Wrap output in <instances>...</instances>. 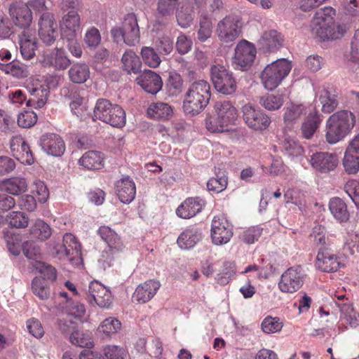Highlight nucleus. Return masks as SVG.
I'll list each match as a JSON object with an SVG mask.
<instances>
[{
	"instance_id": "1",
	"label": "nucleus",
	"mask_w": 359,
	"mask_h": 359,
	"mask_svg": "<svg viewBox=\"0 0 359 359\" xmlns=\"http://www.w3.org/2000/svg\"><path fill=\"white\" fill-rule=\"evenodd\" d=\"M355 116L349 110H339L332 114L326 121L325 140L330 144L342 141L353 130Z\"/></svg>"
},
{
	"instance_id": "2",
	"label": "nucleus",
	"mask_w": 359,
	"mask_h": 359,
	"mask_svg": "<svg viewBox=\"0 0 359 359\" xmlns=\"http://www.w3.org/2000/svg\"><path fill=\"white\" fill-rule=\"evenodd\" d=\"M334 14L335 11L332 7H324L315 13L311 22V31L319 39L333 40L343 36L345 27L335 25L333 20Z\"/></svg>"
},
{
	"instance_id": "3",
	"label": "nucleus",
	"mask_w": 359,
	"mask_h": 359,
	"mask_svg": "<svg viewBox=\"0 0 359 359\" xmlns=\"http://www.w3.org/2000/svg\"><path fill=\"white\" fill-rule=\"evenodd\" d=\"M211 97L210 83L199 79L191 82L184 95L183 109L185 114L195 116L208 104Z\"/></svg>"
},
{
	"instance_id": "4",
	"label": "nucleus",
	"mask_w": 359,
	"mask_h": 359,
	"mask_svg": "<svg viewBox=\"0 0 359 359\" xmlns=\"http://www.w3.org/2000/svg\"><path fill=\"white\" fill-rule=\"evenodd\" d=\"M51 252L59 259H68L73 266H79L82 264L81 245L71 233H66L61 242L54 241Z\"/></svg>"
},
{
	"instance_id": "5",
	"label": "nucleus",
	"mask_w": 359,
	"mask_h": 359,
	"mask_svg": "<svg viewBox=\"0 0 359 359\" xmlns=\"http://www.w3.org/2000/svg\"><path fill=\"white\" fill-rule=\"evenodd\" d=\"M292 63L285 58L278 59L267 65L260 74L261 82L269 90L276 89L288 76Z\"/></svg>"
},
{
	"instance_id": "6",
	"label": "nucleus",
	"mask_w": 359,
	"mask_h": 359,
	"mask_svg": "<svg viewBox=\"0 0 359 359\" xmlns=\"http://www.w3.org/2000/svg\"><path fill=\"white\" fill-rule=\"evenodd\" d=\"M94 118L113 127L121 128L126 124V113L118 104H114L105 99L97 101L94 109Z\"/></svg>"
},
{
	"instance_id": "7",
	"label": "nucleus",
	"mask_w": 359,
	"mask_h": 359,
	"mask_svg": "<svg viewBox=\"0 0 359 359\" xmlns=\"http://www.w3.org/2000/svg\"><path fill=\"white\" fill-rule=\"evenodd\" d=\"M211 79L215 88L224 95H231L236 90V81L232 72L222 65H212Z\"/></svg>"
},
{
	"instance_id": "8",
	"label": "nucleus",
	"mask_w": 359,
	"mask_h": 359,
	"mask_svg": "<svg viewBox=\"0 0 359 359\" xmlns=\"http://www.w3.org/2000/svg\"><path fill=\"white\" fill-rule=\"evenodd\" d=\"M241 22L238 16L229 15L220 20L217 26L219 39L224 43L235 41L241 32Z\"/></svg>"
},
{
	"instance_id": "9",
	"label": "nucleus",
	"mask_w": 359,
	"mask_h": 359,
	"mask_svg": "<svg viewBox=\"0 0 359 359\" xmlns=\"http://www.w3.org/2000/svg\"><path fill=\"white\" fill-rule=\"evenodd\" d=\"M233 236L232 225L224 215L214 217L211 224V238L215 245L227 243Z\"/></svg>"
},
{
	"instance_id": "10",
	"label": "nucleus",
	"mask_w": 359,
	"mask_h": 359,
	"mask_svg": "<svg viewBox=\"0 0 359 359\" xmlns=\"http://www.w3.org/2000/svg\"><path fill=\"white\" fill-rule=\"evenodd\" d=\"M256 54L255 46L246 40H242L235 48L233 63L236 69L245 70L254 62Z\"/></svg>"
},
{
	"instance_id": "11",
	"label": "nucleus",
	"mask_w": 359,
	"mask_h": 359,
	"mask_svg": "<svg viewBox=\"0 0 359 359\" xmlns=\"http://www.w3.org/2000/svg\"><path fill=\"white\" fill-rule=\"evenodd\" d=\"M309 161L313 170L320 174H328L334 171L339 164L337 155L327 151L313 154Z\"/></svg>"
},
{
	"instance_id": "12",
	"label": "nucleus",
	"mask_w": 359,
	"mask_h": 359,
	"mask_svg": "<svg viewBox=\"0 0 359 359\" xmlns=\"http://www.w3.org/2000/svg\"><path fill=\"white\" fill-rule=\"evenodd\" d=\"M315 265L321 271L332 273L344 266L343 259L337 256L331 249L321 248L316 256Z\"/></svg>"
},
{
	"instance_id": "13",
	"label": "nucleus",
	"mask_w": 359,
	"mask_h": 359,
	"mask_svg": "<svg viewBox=\"0 0 359 359\" xmlns=\"http://www.w3.org/2000/svg\"><path fill=\"white\" fill-rule=\"evenodd\" d=\"M242 112L246 125L255 130H262L269 126V117L251 104H245L242 108Z\"/></svg>"
},
{
	"instance_id": "14",
	"label": "nucleus",
	"mask_w": 359,
	"mask_h": 359,
	"mask_svg": "<svg viewBox=\"0 0 359 359\" xmlns=\"http://www.w3.org/2000/svg\"><path fill=\"white\" fill-rule=\"evenodd\" d=\"M304 283V274L300 266L290 267L281 276L278 283L279 289L283 292L293 293Z\"/></svg>"
},
{
	"instance_id": "15",
	"label": "nucleus",
	"mask_w": 359,
	"mask_h": 359,
	"mask_svg": "<svg viewBox=\"0 0 359 359\" xmlns=\"http://www.w3.org/2000/svg\"><path fill=\"white\" fill-rule=\"evenodd\" d=\"M88 300L90 304L109 309L112 304L110 290L97 280L90 282L88 287Z\"/></svg>"
},
{
	"instance_id": "16",
	"label": "nucleus",
	"mask_w": 359,
	"mask_h": 359,
	"mask_svg": "<svg viewBox=\"0 0 359 359\" xmlns=\"http://www.w3.org/2000/svg\"><path fill=\"white\" fill-rule=\"evenodd\" d=\"M342 164L348 175H355L359 172V135L349 142L344 152Z\"/></svg>"
},
{
	"instance_id": "17",
	"label": "nucleus",
	"mask_w": 359,
	"mask_h": 359,
	"mask_svg": "<svg viewBox=\"0 0 359 359\" xmlns=\"http://www.w3.org/2000/svg\"><path fill=\"white\" fill-rule=\"evenodd\" d=\"M8 13L16 27L27 29L32 22L33 14L22 1L12 3L8 8Z\"/></svg>"
},
{
	"instance_id": "18",
	"label": "nucleus",
	"mask_w": 359,
	"mask_h": 359,
	"mask_svg": "<svg viewBox=\"0 0 359 359\" xmlns=\"http://www.w3.org/2000/svg\"><path fill=\"white\" fill-rule=\"evenodd\" d=\"M27 89L32 95V98L27 102V106H34L35 108H42L47 102L49 96L48 88L42 84V81L33 79L27 86Z\"/></svg>"
},
{
	"instance_id": "19",
	"label": "nucleus",
	"mask_w": 359,
	"mask_h": 359,
	"mask_svg": "<svg viewBox=\"0 0 359 359\" xmlns=\"http://www.w3.org/2000/svg\"><path fill=\"white\" fill-rule=\"evenodd\" d=\"M42 62L45 66H51L56 69L64 70L69 66L71 61L64 49L55 48L43 51Z\"/></svg>"
},
{
	"instance_id": "20",
	"label": "nucleus",
	"mask_w": 359,
	"mask_h": 359,
	"mask_svg": "<svg viewBox=\"0 0 359 359\" xmlns=\"http://www.w3.org/2000/svg\"><path fill=\"white\" fill-rule=\"evenodd\" d=\"M39 34L41 40L47 45H50L55 40L57 24L53 15L43 13L39 20Z\"/></svg>"
},
{
	"instance_id": "21",
	"label": "nucleus",
	"mask_w": 359,
	"mask_h": 359,
	"mask_svg": "<svg viewBox=\"0 0 359 359\" xmlns=\"http://www.w3.org/2000/svg\"><path fill=\"white\" fill-rule=\"evenodd\" d=\"M11 149L14 157L22 163L31 165L34 163L30 148L21 136H14L12 138Z\"/></svg>"
},
{
	"instance_id": "22",
	"label": "nucleus",
	"mask_w": 359,
	"mask_h": 359,
	"mask_svg": "<svg viewBox=\"0 0 359 359\" xmlns=\"http://www.w3.org/2000/svg\"><path fill=\"white\" fill-rule=\"evenodd\" d=\"M40 145L46 153L53 156H60L65 151L63 140L54 133L43 135L41 138Z\"/></svg>"
},
{
	"instance_id": "23",
	"label": "nucleus",
	"mask_w": 359,
	"mask_h": 359,
	"mask_svg": "<svg viewBox=\"0 0 359 359\" xmlns=\"http://www.w3.org/2000/svg\"><path fill=\"white\" fill-rule=\"evenodd\" d=\"M178 1L179 0H158L154 27H156V29H158L168 23V18L173 15Z\"/></svg>"
},
{
	"instance_id": "24",
	"label": "nucleus",
	"mask_w": 359,
	"mask_h": 359,
	"mask_svg": "<svg viewBox=\"0 0 359 359\" xmlns=\"http://www.w3.org/2000/svg\"><path fill=\"white\" fill-rule=\"evenodd\" d=\"M205 205V200L200 197L189 198L179 205L176 214L180 218L189 219L199 213Z\"/></svg>"
},
{
	"instance_id": "25",
	"label": "nucleus",
	"mask_w": 359,
	"mask_h": 359,
	"mask_svg": "<svg viewBox=\"0 0 359 359\" xmlns=\"http://www.w3.org/2000/svg\"><path fill=\"white\" fill-rule=\"evenodd\" d=\"M115 191L121 203L129 204L135 197L136 188L135 182L129 177H123L116 182Z\"/></svg>"
},
{
	"instance_id": "26",
	"label": "nucleus",
	"mask_w": 359,
	"mask_h": 359,
	"mask_svg": "<svg viewBox=\"0 0 359 359\" xmlns=\"http://www.w3.org/2000/svg\"><path fill=\"white\" fill-rule=\"evenodd\" d=\"M137 82L146 92L152 95L159 92L163 86L161 76L151 70H145L137 78Z\"/></svg>"
},
{
	"instance_id": "27",
	"label": "nucleus",
	"mask_w": 359,
	"mask_h": 359,
	"mask_svg": "<svg viewBox=\"0 0 359 359\" xmlns=\"http://www.w3.org/2000/svg\"><path fill=\"white\" fill-rule=\"evenodd\" d=\"M124 42L128 46H135L140 41V34L135 16L133 14L128 15L123 22Z\"/></svg>"
},
{
	"instance_id": "28",
	"label": "nucleus",
	"mask_w": 359,
	"mask_h": 359,
	"mask_svg": "<svg viewBox=\"0 0 359 359\" xmlns=\"http://www.w3.org/2000/svg\"><path fill=\"white\" fill-rule=\"evenodd\" d=\"M160 287L161 283L158 280H147L137 287L133 298L139 303H146L154 297Z\"/></svg>"
},
{
	"instance_id": "29",
	"label": "nucleus",
	"mask_w": 359,
	"mask_h": 359,
	"mask_svg": "<svg viewBox=\"0 0 359 359\" xmlns=\"http://www.w3.org/2000/svg\"><path fill=\"white\" fill-rule=\"evenodd\" d=\"M283 41L280 33L275 29H269L262 33L257 43L259 48L267 52H274L283 46Z\"/></svg>"
},
{
	"instance_id": "30",
	"label": "nucleus",
	"mask_w": 359,
	"mask_h": 359,
	"mask_svg": "<svg viewBox=\"0 0 359 359\" xmlns=\"http://www.w3.org/2000/svg\"><path fill=\"white\" fill-rule=\"evenodd\" d=\"M19 46L20 53L24 59L33 58L37 49L35 34L30 31H23L19 36Z\"/></svg>"
},
{
	"instance_id": "31",
	"label": "nucleus",
	"mask_w": 359,
	"mask_h": 359,
	"mask_svg": "<svg viewBox=\"0 0 359 359\" xmlns=\"http://www.w3.org/2000/svg\"><path fill=\"white\" fill-rule=\"evenodd\" d=\"M214 109L223 123H226L229 126L233 124L238 118V110L230 101L219 100L216 102Z\"/></svg>"
},
{
	"instance_id": "32",
	"label": "nucleus",
	"mask_w": 359,
	"mask_h": 359,
	"mask_svg": "<svg viewBox=\"0 0 359 359\" xmlns=\"http://www.w3.org/2000/svg\"><path fill=\"white\" fill-rule=\"evenodd\" d=\"M98 235L108 245L111 253L121 251L124 245L120 236L109 226H102L97 231Z\"/></svg>"
},
{
	"instance_id": "33",
	"label": "nucleus",
	"mask_w": 359,
	"mask_h": 359,
	"mask_svg": "<svg viewBox=\"0 0 359 359\" xmlns=\"http://www.w3.org/2000/svg\"><path fill=\"white\" fill-rule=\"evenodd\" d=\"M79 164L89 170H100L104 165V155L98 151H88L79 158Z\"/></svg>"
},
{
	"instance_id": "34",
	"label": "nucleus",
	"mask_w": 359,
	"mask_h": 359,
	"mask_svg": "<svg viewBox=\"0 0 359 359\" xmlns=\"http://www.w3.org/2000/svg\"><path fill=\"white\" fill-rule=\"evenodd\" d=\"M201 238L202 232L201 229L196 226H189L180 234L177 243L180 248L187 250L195 246Z\"/></svg>"
},
{
	"instance_id": "35",
	"label": "nucleus",
	"mask_w": 359,
	"mask_h": 359,
	"mask_svg": "<svg viewBox=\"0 0 359 359\" xmlns=\"http://www.w3.org/2000/svg\"><path fill=\"white\" fill-rule=\"evenodd\" d=\"M27 182L24 177H14L0 181V190L13 196H19L27 191Z\"/></svg>"
},
{
	"instance_id": "36",
	"label": "nucleus",
	"mask_w": 359,
	"mask_h": 359,
	"mask_svg": "<svg viewBox=\"0 0 359 359\" xmlns=\"http://www.w3.org/2000/svg\"><path fill=\"white\" fill-rule=\"evenodd\" d=\"M80 25V17L76 11H69L60 23L62 36L77 34Z\"/></svg>"
},
{
	"instance_id": "37",
	"label": "nucleus",
	"mask_w": 359,
	"mask_h": 359,
	"mask_svg": "<svg viewBox=\"0 0 359 359\" xmlns=\"http://www.w3.org/2000/svg\"><path fill=\"white\" fill-rule=\"evenodd\" d=\"M0 69L14 78L21 79L28 76L29 72L27 65L18 60H13L11 62H0Z\"/></svg>"
},
{
	"instance_id": "38",
	"label": "nucleus",
	"mask_w": 359,
	"mask_h": 359,
	"mask_svg": "<svg viewBox=\"0 0 359 359\" xmlns=\"http://www.w3.org/2000/svg\"><path fill=\"white\" fill-rule=\"evenodd\" d=\"M123 69L128 74H137L140 72L142 62L138 55L132 50H127L121 57Z\"/></svg>"
},
{
	"instance_id": "39",
	"label": "nucleus",
	"mask_w": 359,
	"mask_h": 359,
	"mask_svg": "<svg viewBox=\"0 0 359 359\" xmlns=\"http://www.w3.org/2000/svg\"><path fill=\"white\" fill-rule=\"evenodd\" d=\"M329 209L334 218L339 222H346L349 219L346 204L338 197L330 200Z\"/></svg>"
},
{
	"instance_id": "40",
	"label": "nucleus",
	"mask_w": 359,
	"mask_h": 359,
	"mask_svg": "<svg viewBox=\"0 0 359 359\" xmlns=\"http://www.w3.org/2000/svg\"><path fill=\"white\" fill-rule=\"evenodd\" d=\"M322 120L321 116L316 111L310 113L302 126L303 137L306 139L311 138L318 128Z\"/></svg>"
},
{
	"instance_id": "41",
	"label": "nucleus",
	"mask_w": 359,
	"mask_h": 359,
	"mask_svg": "<svg viewBox=\"0 0 359 359\" xmlns=\"http://www.w3.org/2000/svg\"><path fill=\"white\" fill-rule=\"evenodd\" d=\"M70 81L74 83H83L90 77V69L84 63L74 64L68 71Z\"/></svg>"
},
{
	"instance_id": "42",
	"label": "nucleus",
	"mask_w": 359,
	"mask_h": 359,
	"mask_svg": "<svg viewBox=\"0 0 359 359\" xmlns=\"http://www.w3.org/2000/svg\"><path fill=\"white\" fill-rule=\"evenodd\" d=\"M147 114L153 118L165 120L172 116V109L168 103L155 102L149 105Z\"/></svg>"
},
{
	"instance_id": "43",
	"label": "nucleus",
	"mask_w": 359,
	"mask_h": 359,
	"mask_svg": "<svg viewBox=\"0 0 359 359\" xmlns=\"http://www.w3.org/2000/svg\"><path fill=\"white\" fill-rule=\"evenodd\" d=\"M30 234L34 238L44 241L52 234L50 226L42 219H38L30 227Z\"/></svg>"
},
{
	"instance_id": "44",
	"label": "nucleus",
	"mask_w": 359,
	"mask_h": 359,
	"mask_svg": "<svg viewBox=\"0 0 359 359\" xmlns=\"http://www.w3.org/2000/svg\"><path fill=\"white\" fill-rule=\"evenodd\" d=\"M340 319L343 323H346L351 327H355L359 323V314L355 311L353 306L344 304L340 307Z\"/></svg>"
},
{
	"instance_id": "45",
	"label": "nucleus",
	"mask_w": 359,
	"mask_h": 359,
	"mask_svg": "<svg viewBox=\"0 0 359 359\" xmlns=\"http://www.w3.org/2000/svg\"><path fill=\"white\" fill-rule=\"evenodd\" d=\"M319 102L322 104L323 112L327 114L332 112L338 104L335 95L330 93L325 89L320 90Z\"/></svg>"
},
{
	"instance_id": "46",
	"label": "nucleus",
	"mask_w": 359,
	"mask_h": 359,
	"mask_svg": "<svg viewBox=\"0 0 359 359\" xmlns=\"http://www.w3.org/2000/svg\"><path fill=\"white\" fill-rule=\"evenodd\" d=\"M259 104L266 109L273 111L280 109L283 104V100L280 95L266 93L260 97Z\"/></svg>"
},
{
	"instance_id": "47",
	"label": "nucleus",
	"mask_w": 359,
	"mask_h": 359,
	"mask_svg": "<svg viewBox=\"0 0 359 359\" xmlns=\"http://www.w3.org/2000/svg\"><path fill=\"white\" fill-rule=\"evenodd\" d=\"M285 154L289 157H297L303 154L304 149L294 138L285 137L283 142Z\"/></svg>"
},
{
	"instance_id": "48",
	"label": "nucleus",
	"mask_w": 359,
	"mask_h": 359,
	"mask_svg": "<svg viewBox=\"0 0 359 359\" xmlns=\"http://www.w3.org/2000/svg\"><path fill=\"white\" fill-rule=\"evenodd\" d=\"M121 327L120 321L114 318L109 317L104 320L98 327V331L105 336H111L116 333Z\"/></svg>"
},
{
	"instance_id": "49",
	"label": "nucleus",
	"mask_w": 359,
	"mask_h": 359,
	"mask_svg": "<svg viewBox=\"0 0 359 359\" xmlns=\"http://www.w3.org/2000/svg\"><path fill=\"white\" fill-rule=\"evenodd\" d=\"M104 357L97 359H129L128 352L122 347L116 345H109L103 349Z\"/></svg>"
},
{
	"instance_id": "50",
	"label": "nucleus",
	"mask_w": 359,
	"mask_h": 359,
	"mask_svg": "<svg viewBox=\"0 0 359 359\" xmlns=\"http://www.w3.org/2000/svg\"><path fill=\"white\" fill-rule=\"evenodd\" d=\"M306 114V107L303 104H291L286 108L284 114V121L290 124L298 120L303 114Z\"/></svg>"
},
{
	"instance_id": "51",
	"label": "nucleus",
	"mask_w": 359,
	"mask_h": 359,
	"mask_svg": "<svg viewBox=\"0 0 359 359\" xmlns=\"http://www.w3.org/2000/svg\"><path fill=\"white\" fill-rule=\"evenodd\" d=\"M216 177L210 178L207 182V188L209 191L220 193L224 190L227 186V177L223 172L217 173L215 171Z\"/></svg>"
},
{
	"instance_id": "52",
	"label": "nucleus",
	"mask_w": 359,
	"mask_h": 359,
	"mask_svg": "<svg viewBox=\"0 0 359 359\" xmlns=\"http://www.w3.org/2000/svg\"><path fill=\"white\" fill-rule=\"evenodd\" d=\"M33 293L41 299H47L50 296L49 287L44 279L34 278L32 283Z\"/></svg>"
},
{
	"instance_id": "53",
	"label": "nucleus",
	"mask_w": 359,
	"mask_h": 359,
	"mask_svg": "<svg viewBox=\"0 0 359 359\" xmlns=\"http://www.w3.org/2000/svg\"><path fill=\"white\" fill-rule=\"evenodd\" d=\"M9 225L15 228H25L28 226L29 218L27 215L20 211H13L7 216Z\"/></svg>"
},
{
	"instance_id": "54",
	"label": "nucleus",
	"mask_w": 359,
	"mask_h": 359,
	"mask_svg": "<svg viewBox=\"0 0 359 359\" xmlns=\"http://www.w3.org/2000/svg\"><path fill=\"white\" fill-rule=\"evenodd\" d=\"M206 128L211 133H222L229 130V125L223 123L222 120L216 114L206 118Z\"/></svg>"
},
{
	"instance_id": "55",
	"label": "nucleus",
	"mask_w": 359,
	"mask_h": 359,
	"mask_svg": "<svg viewBox=\"0 0 359 359\" xmlns=\"http://www.w3.org/2000/svg\"><path fill=\"white\" fill-rule=\"evenodd\" d=\"M141 55L145 64L151 67H157L161 63L160 57L151 47H142Z\"/></svg>"
},
{
	"instance_id": "56",
	"label": "nucleus",
	"mask_w": 359,
	"mask_h": 359,
	"mask_svg": "<svg viewBox=\"0 0 359 359\" xmlns=\"http://www.w3.org/2000/svg\"><path fill=\"white\" fill-rule=\"evenodd\" d=\"M212 34L211 19L205 15H201L200 18V27L198 31V39L205 41L210 37Z\"/></svg>"
},
{
	"instance_id": "57",
	"label": "nucleus",
	"mask_w": 359,
	"mask_h": 359,
	"mask_svg": "<svg viewBox=\"0 0 359 359\" xmlns=\"http://www.w3.org/2000/svg\"><path fill=\"white\" fill-rule=\"evenodd\" d=\"M32 266L36 271L43 276V279L46 278L54 280L56 278V270L50 265L46 264L41 261H36L32 262Z\"/></svg>"
},
{
	"instance_id": "58",
	"label": "nucleus",
	"mask_w": 359,
	"mask_h": 359,
	"mask_svg": "<svg viewBox=\"0 0 359 359\" xmlns=\"http://www.w3.org/2000/svg\"><path fill=\"white\" fill-rule=\"evenodd\" d=\"M23 253L26 257L29 259L36 261H40L41 257V250L38 245L34 241H26L22 245Z\"/></svg>"
},
{
	"instance_id": "59",
	"label": "nucleus",
	"mask_w": 359,
	"mask_h": 359,
	"mask_svg": "<svg viewBox=\"0 0 359 359\" xmlns=\"http://www.w3.org/2000/svg\"><path fill=\"white\" fill-rule=\"evenodd\" d=\"M262 170L267 175L277 176L285 171V165L281 158L272 157L271 165L268 168L262 165Z\"/></svg>"
},
{
	"instance_id": "60",
	"label": "nucleus",
	"mask_w": 359,
	"mask_h": 359,
	"mask_svg": "<svg viewBox=\"0 0 359 359\" xmlns=\"http://www.w3.org/2000/svg\"><path fill=\"white\" fill-rule=\"evenodd\" d=\"M282 327L283 323L278 318L266 317L262 323V329L267 334L279 332Z\"/></svg>"
},
{
	"instance_id": "61",
	"label": "nucleus",
	"mask_w": 359,
	"mask_h": 359,
	"mask_svg": "<svg viewBox=\"0 0 359 359\" xmlns=\"http://www.w3.org/2000/svg\"><path fill=\"white\" fill-rule=\"evenodd\" d=\"M70 341L78 346L90 347L93 345L91 338L88 334H85L79 330L74 331L71 333Z\"/></svg>"
},
{
	"instance_id": "62",
	"label": "nucleus",
	"mask_w": 359,
	"mask_h": 359,
	"mask_svg": "<svg viewBox=\"0 0 359 359\" xmlns=\"http://www.w3.org/2000/svg\"><path fill=\"white\" fill-rule=\"evenodd\" d=\"M344 189L355 205L359 206V182L350 180L344 184Z\"/></svg>"
},
{
	"instance_id": "63",
	"label": "nucleus",
	"mask_w": 359,
	"mask_h": 359,
	"mask_svg": "<svg viewBox=\"0 0 359 359\" xmlns=\"http://www.w3.org/2000/svg\"><path fill=\"white\" fill-rule=\"evenodd\" d=\"M61 310L68 316H74L75 318H81L86 312V309L83 304L74 302L68 305L62 306Z\"/></svg>"
},
{
	"instance_id": "64",
	"label": "nucleus",
	"mask_w": 359,
	"mask_h": 359,
	"mask_svg": "<svg viewBox=\"0 0 359 359\" xmlns=\"http://www.w3.org/2000/svg\"><path fill=\"white\" fill-rule=\"evenodd\" d=\"M37 121V116L33 111H24L18 116V124L22 128H29L34 126Z\"/></svg>"
}]
</instances>
